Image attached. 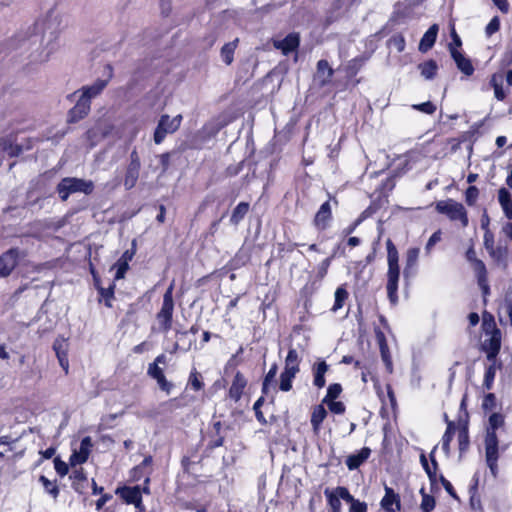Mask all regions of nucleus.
<instances>
[{"mask_svg": "<svg viewBox=\"0 0 512 512\" xmlns=\"http://www.w3.org/2000/svg\"><path fill=\"white\" fill-rule=\"evenodd\" d=\"M504 425V416L501 413H492L489 417V425L486 430L494 431Z\"/></svg>", "mask_w": 512, "mask_h": 512, "instance_id": "nucleus-41", "label": "nucleus"}, {"mask_svg": "<svg viewBox=\"0 0 512 512\" xmlns=\"http://www.w3.org/2000/svg\"><path fill=\"white\" fill-rule=\"evenodd\" d=\"M498 331L494 333L491 338L483 344V349L487 353V359L489 361H494L500 351L501 348V340L500 336L497 335Z\"/></svg>", "mask_w": 512, "mask_h": 512, "instance_id": "nucleus-20", "label": "nucleus"}, {"mask_svg": "<svg viewBox=\"0 0 512 512\" xmlns=\"http://www.w3.org/2000/svg\"><path fill=\"white\" fill-rule=\"evenodd\" d=\"M436 211L446 215L450 220H459L463 227L468 225V216L465 207L452 199L438 201Z\"/></svg>", "mask_w": 512, "mask_h": 512, "instance_id": "nucleus-4", "label": "nucleus"}, {"mask_svg": "<svg viewBox=\"0 0 512 512\" xmlns=\"http://www.w3.org/2000/svg\"><path fill=\"white\" fill-rule=\"evenodd\" d=\"M91 437L86 436L81 440L79 451H74L70 456V465L75 466L77 464H83L87 461L90 450L92 448Z\"/></svg>", "mask_w": 512, "mask_h": 512, "instance_id": "nucleus-11", "label": "nucleus"}, {"mask_svg": "<svg viewBox=\"0 0 512 512\" xmlns=\"http://www.w3.org/2000/svg\"><path fill=\"white\" fill-rule=\"evenodd\" d=\"M95 188L92 180H86L77 177H65L60 180L56 186V192L62 201H67L70 195L75 193H83L90 195Z\"/></svg>", "mask_w": 512, "mask_h": 512, "instance_id": "nucleus-2", "label": "nucleus"}, {"mask_svg": "<svg viewBox=\"0 0 512 512\" xmlns=\"http://www.w3.org/2000/svg\"><path fill=\"white\" fill-rule=\"evenodd\" d=\"M335 492L339 496L340 499H343L344 501L350 503H355L358 499H355L349 492V490L346 487L339 486L335 489Z\"/></svg>", "mask_w": 512, "mask_h": 512, "instance_id": "nucleus-51", "label": "nucleus"}, {"mask_svg": "<svg viewBox=\"0 0 512 512\" xmlns=\"http://www.w3.org/2000/svg\"><path fill=\"white\" fill-rule=\"evenodd\" d=\"M106 79H97L91 85H85L81 87L79 90L75 91L73 94L69 95V97L75 96L77 93H80V96L91 103V100L99 96L103 90L107 87L109 81L113 77V67L111 64H107L105 66Z\"/></svg>", "mask_w": 512, "mask_h": 512, "instance_id": "nucleus-5", "label": "nucleus"}, {"mask_svg": "<svg viewBox=\"0 0 512 512\" xmlns=\"http://www.w3.org/2000/svg\"><path fill=\"white\" fill-rule=\"evenodd\" d=\"M485 447H498V437L496 432L486 430Z\"/></svg>", "mask_w": 512, "mask_h": 512, "instance_id": "nucleus-60", "label": "nucleus"}, {"mask_svg": "<svg viewBox=\"0 0 512 512\" xmlns=\"http://www.w3.org/2000/svg\"><path fill=\"white\" fill-rule=\"evenodd\" d=\"M412 108L429 115L436 111V106L430 101L421 104H414L412 105Z\"/></svg>", "mask_w": 512, "mask_h": 512, "instance_id": "nucleus-52", "label": "nucleus"}, {"mask_svg": "<svg viewBox=\"0 0 512 512\" xmlns=\"http://www.w3.org/2000/svg\"><path fill=\"white\" fill-rule=\"evenodd\" d=\"M387 245V260H388V272H387V295L392 304H396L398 301V281H399V265H398V251L394 246L393 242L388 239Z\"/></svg>", "mask_w": 512, "mask_h": 512, "instance_id": "nucleus-1", "label": "nucleus"}, {"mask_svg": "<svg viewBox=\"0 0 512 512\" xmlns=\"http://www.w3.org/2000/svg\"><path fill=\"white\" fill-rule=\"evenodd\" d=\"M70 478L73 479L72 487L75 491L81 492L80 483L85 482L87 480V476L84 472L83 468L75 469Z\"/></svg>", "mask_w": 512, "mask_h": 512, "instance_id": "nucleus-35", "label": "nucleus"}, {"mask_svg": "<svg viewBox=\"0 0 512 512\" xmlns=\"http://www.w3.org/2000/svg\"><path fill=\"white\" fill-rule=\"evenodd\" d=\"M441 240V231L438 230L436 232H434L430 238L428 239L427 243H426V246H425V251L427 254H429L433 248V246L438 243L439 241Z\"/></svg>", "mask_w": 512, "mask_h": 512, "instance_id": "nucleus-58", "label": "nucleus"}, {"mask_svg": "<svg viewBox=\"0 0 512 512\" xmlns=\"http://www.w3.org/2000/svg\"><path fill=\"white\" fill-rule=\"evenodd\" d=\"M329 366L325 361H320L313 368L314 380L313 384L317 388H322L325 386V373L327 372Z\"/></svg>", "mask_w": 512, "mask_h": 512, "instance_id": "nucleus-26", "label": "nucleus"}, {"mask_svg": "<svg viewBox=\"0 0 512 512\" xmlns=\"http://www.w3.org/2000/svg\"><path fill=\"white\" fill-rule=\"evenodd\" d=\"M54 467H55L56 472L61 477L65 476L68 473V471H69L67 463L62 461L59 457H56L54 459Z\"/></svg>", "mask_w": 512, "mask_h": 512, "instance_id": "nucleus-57", "label": "nucleus"}, {"mask_svg": "<svg viewBox=\"0 0 512 512\" xmlns=\"http://www.w3.org/2000/svg\"><path fill=\"white\" fill-rule=\"evenodd\" d=\"M297 373L292 371L283 370L280 374V385L279 389L283 392H288L292 389V381Z\"/></svg>", "mask_w": 512, "mask_h": 512, "instance_id": "nucleus-31", "label": "nucleus"}, {"mask_svg": "<svg viewBox=\"0 0 512 512\" xmlns=\"http://www.w3.org/2000/svg\"><path fill=\"white\" fill-rule=\"evenodd\" d=\"M189 382L195 391H199L203 388V382L198 378L197 372H192L189 378Z\"/></svg>", "mask_w": 512, "mask_h": 512, "instance_id": "nucleus-64", "label": "nucleus"}, {"mask_svg": "<svg viewBox=\"0 0 512 512\" xmlns=\"http://www.w3.org/2000/svg\"><path fill=\"white\" fill-rule=\"evenodd\" d=\"M498 201H499L501 207L508 205L510 202H512L511 194L508 191V189L502 187L498 190Z\"/></svg>", "mask_w": 512, "mask_h": 512, "instance_id": "nucleus-56", "label": "nucleus"}, {"mask_svg": "<svg viewBox=\"0 0 512 512\" xmlns=\"http://www.w3.org/2000/svg\"><path fill=\"white\" fill-rule=\"evenodd\" d=\"M325 496L327 497L328 504L330 505L333 512H341V502L337 493L334 491L325 490Z\"/></svg>", "mask_w": 512, "mask_h": 512, "instance_id": "nucleus-38", "label": "nucleus"}, {"mask_svg": "<svg viewBox=\"0 0 512 512\" xmlns=\"http://www.w3.org/2000/svg\"><path fill=\"white\" fill-rule=\"evenodd\" d=\"M472 265L474 273L476 275L477 281L486 279L487 277V269L486 265L482 260L475 261Z\"/></svg>", "mask_w": 512, "mask_h": 512, "instance_id": "nucleus-43", "label": "nucleus"}, {"mask_svg": "<svg viewBox=\"0 0 512 512\" xmlns=\"http://www.w3.org/2000/svg\"><path fill=\"white\" fill-rule=\"evenodd\" d=\"M478 196H479L478 188L476 186H469L465 192L466 203L469 206L474 205Z\"/></svg>", "mask_w": 512, "mask_h": 512, "instance_id": "nucleus-49", "label": "nucleus"}, {"mask_svg": "<svg viewBox=\"0 0 512 512\" xmlns=\"http://www.w3.org/2000/svg\"><path fill=\"white\" fill-rule=\"evenodd\" d=\"M436 449H437V446H435L433 448L432 452L430 453V460H431L433 468H431L429 466L428 468L424 469L431 481L435 480V478H436V470L438 468V463H437V461L435 459V456H434V452H435Z\"/></svg>", "mask_w": 512, "mask_h": 512, "instance_id": "nucleus-48", "label": "nucleus"}, {"mask_svg": "<svg viewBox=\"0 0 512 512\" xmlns=\"http://www.w3.org/2000/svg\"><path fill=\"white\" fill-rule=\"evenodd\" d=\"M0 145L2 146V150L7 152L10 157H17L22 152L21 146L13 145L6 139H2Z\"/></svg>", "mask_w": 512, "mask_h": 512, "instance_id": "nucleus-42", "label": "nucleus"}, {"mask_svg": "<svg viewBox=\"0 0 512 512\" xmlns=\"http://www.w3.org/2000/svg\"><path fill=\"white\" fill-rule=\"evenodd\" d=\"M335 253L332 254L330 257L324 259L320 265L318 266L317 276L322 279L326 276L328 268L331 264L332 259L334 258Z\"/></svg>", "mask_w": 512, "mask_h": 512, "instance_id": "nucleus-54", "label": "nucleus"}, {"mask_svg": "<svg viewBox=\"0 0 512 512\" xmlns=\"http://www.w3.org/2000/svg\"><path fill=\"white\" fill-rule=\"evenodd\" d=\"M449 51L458 70L461 71L465 76L473 75L475 69L471 60L460 51H458L454 46H452V44H449Z\"/></svg>", "mask_w": 512, "mask_h": 512, "instance_id": "nucleus-7", "label": "nucleus"}, {"mask_svg": "<svg viewBox=\"0 0 512 512\" xmlns=\"http://www.w3.org/2000/svg\"><path fill=\"white\" fill-rule=\"evenodd\" d=\"M348 298V292L343 287H338L335 291V301L332 307V311L336 312L341 309L344 305V302Z\"/></svg>", "mask_w": 512, "mask_h": 512, "instance_id": "nucleus-34", "label": "nucleus"}, {"mask_svg": "<svg viewBox=\"0 0 512 512\" xmlns=\"http://www.w3.org/2000/svg\"><path fill=\"white\" fill-rule=\"evenodd\" d=\"M285 370L292 371L294 373L299 372V356L294 348H290L285 359Z\"/></svg>", "mask_w": 512, "mask_h": 512, "instance_id": "nucleus-29", "label": "nucleus"}, {"mask_svg": "<svg viewBox=\"0 0 512 512\" xmlns=\"http://www.w3.org/2000/svg\"><path fill=\"white\" fill-rule=\"evenodd\" d=\"M300 44V37L297 33H289L284 39L276 41L274 46L281 50L284 55L295 51Z\"/></svg>", "mask_w": 512, "mask_h": 512, "instance_id": "nucleus-14", "label": "nucleus"}, {"mask_svg": "<svg viewBox=\"0 0 512 512\" xmlns=\"http://www.w3.org/2000/svg\"><path fill=\"white\" fill-rule=\"evenodd\" d=\"M377 338H378V342H379V348H380L382 361L384 362L387 371L389 373H392L393 372V364H392V359H391V355L389 352V348H388L385 336L382 332H379L377 334Z\"/></svg>", "mask_w": 512, "mask_h": 512, "instance_id": "nucleus-21", "label": "nucleus"}, {"mask_svg": "<svg viewBox=\"0 0 512 512\" xmlns=\"http://www.w3.org/2000/svg\"><path fill=\"white\" fill-rule=\"evenodd\" d=\"M164 374L163 369L156 364L150 363L147 369V375L152 379L159 378L160 375Z\"/></svg>", "mask_w": 512, "mask_h": 512, "instance_id": "nucleus-62", "label": "nucleus"}, {"mask_svg": "<svg viewBox=\"0 0 512 512\" xmlns=\"http://www.w3.org/2000/svg\"><path fill=\"white\" fill-rule=\"evenodd\" d=\"M141 165L128 164L124 177V186L126 190L132 189L139 178Z\"/></svg>", "mask_w": 512, "mask_h": 512, "instance_id": "nucleus-22", "label": "nucleus"}, {"mask_svg": "<svg viewBox=\"0 0 512 512\" xmlns=\"http://www.w3.org/2000/svg\"><path fill=\"white\" fill-rule=\"evenodd\" d=\"M173 289L174 284H170V286L167 288L163 295V302L162 307L160 309V313L163 315H168L173 318V312H174V300H173Z\"/></svg>", "mask_w": 512, "mask_h": 512, "instance_id": "nucleus-23", "label": "nucleus"}, {"mask_svg": "<svg viewBox=\"0 0 512 512\" xmlns=\"http://www.w3.org/2000/svg\"><path fill=\"white\" fill-rule=\"evenodd\" d=\"M496 406V397L493 393H488L485 395L483 402H482V408L484 410H492Z\"/></svg>", "mask_w": 512, "mask_h": 512, "instance_id": "nucleus-61", "label": "nucleus"}, {"mask_svg": "<svg viewBox=\"0 0 512 512\" xmlns=\"http://www.w3.org/2000/svg\"><path fill=\"white\" fill-rule=\"evenodd\" d=\"M246 385V378L240 371H237L229 388V397L235 402L239 401Z\"/></svg>", "mask_w": 512, "mask_h": 512, "instance_id": "nucleus-15", "label": "nucleus"}, {"mask_svg": "<svg viewBox=\"0 0 512 512\" xmlns=\"http://www.w3.org/2000/svg\"><path fill=\"white\" fill-rule=\"evenodd\" d=\"M91 110V103L79 96L76 104L68 112V122L77 123L85 118Z\"/></svg>", "mask_w": 512, "mask_h": 512, "instance_id": "nucleus-9", "label": "nucleus"}, {"mask_svg": "<svg viewBox=\"0 0 512 512\" xmlns=\"http://www.w3.org/2000/svg\"><path fill=\"white\" fill-rule=\"evenodd\" d=\"M332 219L331 205L329 201H325L317 211L313 224L319 230L323 231L327 229Z\"/></svg>", "mask_w": 512, "mask_h": 512, "instance_id": "nucleus-10", "label": "nucleus"}, {"mask_svg": "<svg viewBox=\"0 0 512 512\" xmlns=\"http://www.w3.org/2000/svg\"><path fill=\"white\" fill-rule=\"evenodd\" d=\"M329 410L334 414H343L345 412V405L341 401H331L325 403Z\"/></svg>", "mask_w": 512, "mask_h": 512, "instance_id": "nucleus-59", "label": "nucleus"}, {"mask_svg": "<svg viewBox=\"0 0 512 512\" xmlns=\"http://www.w3.org/2000/svg\"><path fill=\"white\" fill-rule=\"evenodd\" d=\"M156 318L160 324V328L163 332H168L172 327V317L168 315H163L162 313L158 312L156 315Z\"/></svg>", "mask_w": 512, "mask_h": 512, "instance_id": "nucleus-45", "label": "nucleus"}, {"mask_svg": "<svg viewBox=\"0 0 512 512\" xmlns=\"http://www.w3.org/2000/svg\"><path fill=\"white\" fill-rule=\"evenodd\" d=\"M334 70L329 65L328 61L321 59L317 63V78L319 79L320 85L325 86L331 82Z\"/></svg>", "mask_w": 512, "mask_h": 512, "instance_id": "nucleus-19", "label": "nucleus"}, {"mask_svg": "<svg viewBox=\"0 0 512 512\" xmlns=\"http://www.w3.org/2000/svg\"><path fill=\"white\" fill-rule=\"evenodd\" d=\"M389 44L392 47H394L399 53L403 52L406 46L405 38L400 34L391 37L389 40Z\"/></svg>", "mask_w": 512, "mask_h": 512, "instance_id": "nucleus-46", "label": "nucleus"}, {"mask_svg": "<svg viewBox=\"0 0 512 512\" xmlns=\"http://www.w3.org/2000/svg\"><path fill=\"white\" fill-rule=\"evenodd\" d=\"M370 454V448L363 447L358 453L349 455L345 464L349 470L358 469L369 458Z\"/></svg>", "mask_w": 512, "mask_h": 512, "instance_id": "nucleus-18", "label": "nucleus"}, {"mask_svg": "<svg viewBox=\"0 0 512 512\" xmlns=\"http://www.w3.org/2000/svg\"><path fill=\"white\" fill-rule=\"evenodd\" d=\"M116 493L119 494L127 504H133L135 508L144 506L142 501L141 488L138 485L133 487L125 486L123 488H119L117 489Z\"/></svg>", "mask_w": 512, "mask_h": 512, "instance_id": "nucleus-8", "label": "nucleus"}, {"mask_svg": "<svg viewBox=\"0 0 512 512\" xmlns=\"http://www.w3.org/2000/svg\"><path fill=\"white\" fill-rule=\"evenodd\" d=\"M238 39L232 42L226 43L221 48V57L225 64L230 65L234 59V52L237 47Z\"/></svg>", "mask_w": 512, "mask_h": 512, "instance_id": "nucleus-30", "label": "nucleus"}, {"mask_svg": "<svg viewBox=\"0 0 512 512\" xmlns=\"http://www.w3.org/2000/svg\"><path fill=\"white\" fill-rule=\"evenodd\" d=\"M263 403H264V397L261 396L254 403L253 410L255 412V416H256V419L258 420V422H260L262 425H265V424H267V420L264 417L263 412L261 411V406L263 405Z\"/></svg>", "mask_w": 512, "mask_h": 512, "instance_id": "nucleus-44", "label": "nucleus"}, {"mask_svg": "<svg viewBox=\"0 0 512 512\" xmlns=\"http://www.w3.org/2000/svg\"><path fill=\"white\" fill-rule=\"evenodd\" d=\"M24 251L11 248L0 256V277H7L17 266L19 259L25 257Z\"/></svg>", "mask_w": 512, "mask_h": 512, "instance_id": "nucleus-6", "label": "nucleus"}, {"mask_svg": "<svg viewBox=\"0 0 512 512\" xmlns=\"http://www.w3.org/2000/svg\"><path fill=\"white\" fill-rule=\"evenodd\" d=\"M68 344L65 339H56L53 343V349L56 353L60 366L65 373H68L69 361L67 356Z\"/></svg>", "mask_w": 512, "mask_h": 512, "instance_id": "nucleus-17", "label": "nucleus"}, {"mask_svg": "<svg viewBox=\"0 0 512 512\" xmlns=\"http://www.w3.org/2000/svg\"><path fill=\"white\" fill-rule=\"evenodd\" d=\"M327 416V411L322 404L316 405L311 414V426L315 433H318L322 422Z\"/></svg>", "mask_w": 512, "mask_h": 512, "instance_id": "nucleus-24", "label": "nucleus"}, {"mask_svg": "<svg viewBox=\"0 0 512 512\" xmlns=\"http://www.w3.org/2000/svg\"><path fill=\"white\" fill-rule=\"evenodd\" d=\"M115 285L111 284L108 288H104L101 285H97V291L102 299L105 301V306L108 308L112 307L111 300L114 298Z\"/></svg>", "mask_w": 512, "mask_h": 512, "instance_id": "nucleus-33", "label": "nucleus"}, {"mask_svg": "<svg viewBox=\"0 0 512 512\" xmlns=\"http://www.w3.org/2000/svg\"><path fill=\"white\" fill-rule=\"evenodd\" d=\"M182 120L181 114L172 118L168 114L161 115L153 134L154 143L159 145L167 135L175 133L180 128Z\"/></svg>", "mask_w": 512, "mask_h": 512, "instance_id": "nucleus-3", "label": "nucleus"}, {"mask_svg": "<svg viewBox=\"0 0 512 512\" xmlns=\"http://www.w3.org/2000/svg\"><path fill=\"white\" fill-rule=\"evenodd\" d=\"M420 249L413 247L408 249L406 253V264L404 268V276L408 277L412 273V270L416 267Z\"/></svg>", "mask_w": 512, "mask_h": 512, "instance_id": "nucleus-27", "label": "nucleus"}, {"mask_svg": "<svg viewBox=\"0 0 512 512\" xmlns=\"http://www.w3.org/2000/svg\"><path fill=\"white\" fill-rule=\"evenodd\" d=\"M500 28V20L497 16L493 17L485 28V33L489 37L496 33Z\"/></svg>", "mask_w": 512, "mask_h": 512, "instance_id": "nucleus-55", "label": "nucleus"}, {"mask_svg": "<svg viewBox=\"0 0 512 512\" xmlns=\"http://www.w3.org/2000/svg\"><path fill=\"white\" fill-rule=\"evenodd\" d=\"M39 482L42 483L45 491L50 494L51 496H53V498H57L58 495H59V489L57 487V485L53 482H51L47 477H45L44 475H41L39 477Z\"/></svg>", "mask_w": 512, "mask_h": 512, "instance_id": "nucleus-39", "label": "nucleus"}, {"mask_svg": "<svg viewBox=\"0 0 512 512\" xmlns=\"http://www.w3.org/2000/svg\"><path fill=\"white\" fill-rule=\"evenodd\" d=\"M250 205L248 202H240L232 211L230 216V224L238 226L249 212Z\"/></svg>", "mask_w": 512, "mask_h": 512, "instance_id": "nucleus-25", "label": "nucleus"}, {"mask_svg": "<svg viewBox=\"0 0 512 512\" xmlns=\"http://www.w3.org/2000/svg\"><path fill=\"white\" fill-rule=\"evenodd\" d=\"M341 392H342V386L340 384H338V383L330 384L327 389V394L322 400V403H328L331 401H335V399L339 397Z\"/></svg>", "mask_w": 512, "mask_h": 512, "instance_id": "nucleus-36", "label": "nucleus"}, {"mask_svg": "<svg viewBox=\"0 0 512 512\" xmlns=\"http://www.w3.org/2000/svg\"><path fill=\"white\" fill-rule=\"evenodd\" d=\"M484 246L491 257H495L494 236L490 230L485 231Z\"/></svg>", "mask_w": 512, "mask_h": 512, "instance_id": "nucleus-47", "label": "nucleus"}, {"mask_svg": "<svg viewBox=\"0 0 512 512\" xmlns=\"http://www.w3.org/2000/svg\"><path fill=\"white\" fill-rule=\"evenodd\" d=\"M458 444H459V452L460 456L466 452L469 448L470 440L467 425H464L460 428L458 433Z\"/></svg>", "mask_w": 512, "mask_h": 512, "instance_id": "nucleus-32", "label": "nucleus"}, {"mask_svg": "<svg viewBox=\"0 0 512 512\" xmlns=\"http://www.w3.org/2000/svg\"><path fill=\"white\" fill-rule=\"evenodd\" d=\"M486 462L498 461V447H485Z\"/></svg>", "mask_w": 512, "mask_h": 512, "instance_id": "nucleus-63", "label": "nucleus"}, {"mask_svg": "<svg viewBox=\"0 0 512 512\" xmlns=\"http://www.w3.org/2000/svg\"><path fill=\"white\" fill-rule=\"evenodd\" d=\"M422 494L421 510L423 512H431L435 508V499L432 495L425 493L424 488L420 490Z\"/></svg>", "mask_w": 512, "mask_h": 512, "instance_id": "nucleus-37", "label": "nucleus"}, {"mask_svg": "<svg viewBox=\"0 0 512 512\" xmlns=\"http://www.w3.org/2000/svg\"><path fill=\"white\" fill-rule=\"evenodd\" d=\"M438 30L439 27L437 24H433L428 28L420 40L418 47L420 52L425 53L434 46L437 39Z\"/></svg>", "mask_w": 512, "mask_h": 512, "instance_id": "nucleus-16", "label": "nucleus"}, {"mask_svg": "<svg viewBox=\"0 0 512 512\" xmlns=\"http://www.w3.org/2000/svg\"><path fill=\"white\" fill-rule=\"evenodd\" d=\"M496 376V367L494 364L488 366L485 370L483 387L487 390L492 389L493 382Z\"/></svg>", "mask_w": 512, "mask_h": 512, "instance_id": "nucleus-40", "label": "nucleus"}, {"mask_svg": "<svg viewBox=\"0 0 512 512\" xmlns=\"http://www.w3.org/2000/svg\"><path fill=\"white\" fill-rule=\"evenodd\" d=\"M154 380H156L159 388L162 391L166 392L167 394H170V392L172 391L174 385H173V383L169 382L166 379L164 374L160 375L159 378H155Z\"/></svg>", "mask_w": 512, "mask_h": 512, "instance_id": "nucleus-53", "label": "nucleus"}, {"mask_svg": "<svg viewBox=\"0 0 512 512\" xmlns=\"http://www.w3.org/2000/svg\"><path fill=\"white\" fill-rule=\"evenodd\" d=\"M115 267L117 268L116 273H115V279L119 280V279L124 278L125 273L127 272L128 268H129L127 259H124V260L119 259L117 261V263L115 264Z\"/></svg>", "mask_w": 512, "mask_h": 512, "instance_id": "nucleus-50", "label": "nucleus"}, {"mask_svg": "<svg viewBox=\"0 0 512 512\" xmlns=\"http://www.w3.org/2000/svg\"><path fill=\"white\" fill-rule=\"evenodd\" d=\"M418 69L426 80H432L436 76L438 65L435 60L430 59L418 64Z\"/></svg>", "mask_w": 512, "mask_h": 512, "instance_id": "nucleus-28", "label": "nucleus"}, {"mask_svg": "<svg viewBox=\"0 0 512 512\" xmlns=\"http://www.w3.org/2000/svg\"><path fill=\"white\" fill-rule=\"evenodd\" d=\"M380 504L387 512H397L401 508L400 496L392 488L385 486V495Z\"/></svg>", "mask_w": 512, "mask_h": 512, "instance_id": "nucleus-13", "label": "nucleus"}, {"mask_svg": "<svg viewBox=\"0 0 512 512\" xmlns=\"http://www.w3.org/2000/svg\"><path fill=\"white\" fill-rule=\"evenodd\" d=\"M153 457L151 455L146 456L143 461L133 467L130 471V477L133 481H139L143 477L151 476L153 473Z\"/></svg>", "mask_w": 512, "mask_h": 512, "instance_id": "nucleus-12", "label": "nucleus"}]
</instances>
